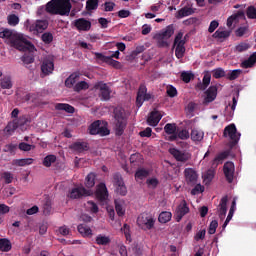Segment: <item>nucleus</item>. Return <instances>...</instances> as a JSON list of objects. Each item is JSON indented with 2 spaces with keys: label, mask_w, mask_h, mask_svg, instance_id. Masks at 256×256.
Returning <instances> with one entry per match:
<instances>
[{
  "label": "nucleus",
  "mask_w": 256,
  "mask_h": 256,
  "mask_svg": "<svg viewBox=\"0 0 256 256\" xmlns=\"http://www.w3.org/2000/svg\"><path fill=\"white\" fill-rule=\"evenodd\" d=\"M0 39H5V43L10 45V47H14L18 51H23L24 55L21 58V61L24 65H31V63H35V45L31 43V41L27 40L23 34L17 33L13 30L4 29L0 32Z\"/></svg>",
  "instance_id": "nucleus-1"
},
{
  "label": "nucleus",
  "mask_w": 256,
  "mask_h": 256,
  "mask_svg": "<svg viewBox=\"0 0 256 256\" xmlns=\"http://www.w3.org/2000/svg\"><path fill=\"white\" fill-rule=\"evenodd\" d=\"M73 5L71 0H51L46 4V13L50 15H61V17H68L71 13Z\"/></svg>",
  "instance_id": "nucleus-2"
},
{
  "label": "nucleus",
  "mask_w": 256,
  "mask_h": 256,
  "mask_svg": "<svg viewBox=\"0 0 256 256\" xmlns=\"http://www.w3.org/2000/svg\"><path fill=\"white\" fill-rule=\"evenodd\" d=\"M114 115V125H115V134L118 137H121L125 133L127 128V119H129V114L123 109V107L117 106L113 110Z\"/></svg>",
  "instance_id": "nucleus-3"
},
{
  "label": "nucleus",
  "mask_w": 256,
  "mask_h": 256,
  "mask_svg": "<svg viewBox=\"0 0 256 256\" xmlns=\"http://www.w3.org/2000/svg\"><path fill=\"white\" fill-rule=\"evenodd\" d=\"M175 33V26L173 24L168 25L161 32L154 35V40L156 41L157 47L160 49H165L169 47V39L173 37Z\"/></svg>",
  "instance_id": "nucleus-4"
},
{
  "label": "nucleus",
  "mask_w": 256,
  "mask_h": 256,
  "mask_svg": "<svg viewBox=\"0 0 256 256\" xmlns=\"http://www.w3.org/2000/svg\"><path fill=\"white\" fill-rule=\"evenodd\" d=\"M90 135H100V137H106L111 131L108 128L107 122L103 120H96L89 126Z\"/></svg>",
  "instance_id": "nucleus-5"
},
{
  "label": "nucleus",
  "mask_w": 256,
  "mask_h": 256,
  "mask_svg": "<svg viewBox=\"0 0 256 256\" xmlns=\"http://www.w3.org/2000/svg\"><path fill=\"white\" fill-rule=\"evenodd\" d=\"M223 137H229V147L233 149L239 143L241 139V133L237 131V126L235 124H230L224 128Z\"/></svg>",
  "instance_id": "nucleus-6"
},
{
  "label": "nucleus",
  "mask_w": 256,
  "mask_h": 256,
  "mask_svg": "<svg viewBox=\"0 0 256 256\" xmlns=\"http://www.w3.org/2000/svg\"><path fill=\"white\" fill-rule=\"evenodd\" d=\"M137 225L144 231H151L155 227V218L147 213H142L137 218Z\"/></svg>",
  "instance_id": "nucleus-7"
},
{
  "label": "nucleus",
  "mask_w": 256,
  "mask_h": 256,
  "mask_svg": "<svg viewBox=\"0 0 256 256\" xmlns=\"http://www.w3.org/2000/svg\"><path fill=\"white\" fill-rule=\"evenodd\" d=\"M173 47L175 49V56L177 59H183L185 55V39H183V32H178L174 39Z\"/></svg>",
  "instance_id": "nucleus-8"
},
{
  "label": "nucleus",
  "mask_w": 256,
  "mask_h": 256,
  "mask_svg": "<svg viewBox=\"0 0 256 256\" xmlns=\"http://www.w3.org/2000/svg\"><path fill=\"white\" fill-rule=\"evenodd\" d=\"M152 98L153 95L147 93V86L145 84H140L136 97L137 107H141L145 101H151Z\"/></svg>",
  "instance_id": "nucleus-9"
},
{
  "label": "nucleus",
  "mask_w": 256,
  "mask_h": 256,
  "mask_svg": "<svg viewBox=\"0 0 256 256\" xmlns=\"http://www.w3.org/2000/svg\"><path fill=\"white\" fill-rule=\"evenodd\" d=\"M41 71V77H47V75H51L55 71V60L53 57L48 56L44 58L41 64Z\"/></svg>",
  "instance_id": "nucleus-10"
},
{
  "label": "nucleus",
  "mask_w": 256,
  "mask_h": 256,
  "mask_svg": "<svg viewBox=\"0 0 256 256\" xmlns=\"http://www.w3.org/2000/svg\"><path fill=\"white\" fill-rule=\"evenodd\" d=\"M95 89L100 91L99 97L101 101H109L111 99V88L105 82H98L94 86Z\"/></svg>",
  "instance_id": "nucleus-11"
},
{
  "label": "nucleus",
  "mask_w": 256,
  "mask_h": 256,
  "mask_svg": "<svg viewBox=\"0 0 256 256\" xmlns=\"http://www.w3.org/2000/svg\"><path fill=\"white\" fill-rule=\"evenodd\" d=\"M169 153L180 163H187V161L191 159V154L185 151H181L177 148H170Z\"/></svg>",
  "instance_id": "nucleus-12"
},
{
  "label": "nucleus",
  "mask_w": 256,
  "mask_h": 256,
  "mask_svg": "<svg viewBox=\"0 0 256 256\" xmlns=\"http://www.w3.org/2000/svg\"><path fill=\"white\" fill-rule=\"evenodd\" d=\"M223 173L226 177V181H228V183H233V180L235 179V164L231 161L224 163Z\"/></svg>",
  "instance_id": "nucleus-13"
},
{
  "label": "nucleus",
  "mask_w": 256,
  "mask_h": 256,
  "mask_svg": "<svg viewBox=\"0 0 256 256\" xmlns=\"http://www.w3.org/2000/svg\"><path fill=\"white\" fill-rule=\"evenodd\" d=\"M189 213V206L187 205V201L182 200L180 205L177 206L176 211H175V220L177 223H180L181 219L185 217Z\"/></svg>",
  "instance_id": "nucleus-14"
},
{
  "label": "nucleus",
  "mask_w": 256,
  "mask_h": 256,
  "mask_svg": "<svg viewBox=\"0 0 256 256\" xmlns=\"http://www.w3.org/2000/svg\"><path fill=\"white\" fill-rule=\"evenodd\" d=\"M114 185L116 187V193L125 197L127 195V186H125V182L123 181V177L121 175H114Z\"/></svg>",
  "instance_id": "nucleus-15"
},
{
  "label": "nucleus",
  "mask_w": 256,
  "mask_h": 256,
  "mask_svg": "<svg viewBox=\"0 0 256 256\" xmlns=\"http://www.w3.org/2000/svg\"><path fill=\"white\" fill-rule=\"evenodd\" d=\"M47 27H49V21L36 20L32 24H30L29 31H31V33H34V34L35 33H43V31H45V29H47Z\"/></svg>",
  "instance_id": "nucleus-16"
},
{
  "label": "nucleus",
  "mask_w": 256,
  "mask_h": 256,
  "mask_svg": "<svg viewBox=\"0 0 256 256\" xmlns=\"http://www.w3.org/2000/svg\"><path fill=\"white\" fill-rule=\"evenodd\" d=\"M89 195H91V191L85 189V187H76L70 191L68 197L70 199H81V197H89Z\"/></svg>",
  "instance_id": "nucleus-17"
},
{
  "label": "nucleus",
  "mask_w": 256,
  "mask_h": 256,
  "mask_svg": "<svg viewBox=\"0 0 256 256\" xmlns=\"http://www.w3.org/2000/svg\"><path fill=\"white\" fill-rule=\"evenodd\" d=\"M184 175L187 185H197V171H195L193 168H186L184 170Z\"/></svg>",
  "instance_id": "nucleus-18"
},
{
  "label": "nucleus",
  "mask_w": 256,
  "mask_h": 256,
  "mask_svg": "<svg viewBox=\"0 0 256 256\" xmlns=\"http://www.w3.org/2000/svg\"><path fill=\"white\" fill-rule=\"evenodd\" d=\"M161 119H163V115H161V112L154 109L148 116L147 123L151 127H157V125H159V121H161Z\"/></svg>",
  "instance_id": "nucleus-19"
},
{
  "label": "nucleus",
  "mask_w": 256,
  "mask_h": 256,
  "mask_svg": "<svg viewBox=\"0 0 256 256\" xmlns=\"http://www.w3.org/2000/svg\"><path fill=\"white\" fill-rule=\"evenodd\" d=\"M74 27L78 31H90L91 29V21L85 19V18H79L74 21Z\"/></svg>",
  "instance_id": "nucleus-20"
},
{
  "label": "nucleus",
  "mask_w": 256,
  "mask_h": 256,
  "mask_svg": "<svg viewBox=\"0 0 256 256\" xmlns=\"http://www.w3.org/2000/svg\"><path fill=\"white\" fill-rule=\"evenodd\" d=\"M96 197L99 201H107V197H109V192L107 191V186L105 183H100L96 189Z\"/></svg>",
  "instance_id": "nucleus-21"
},
{
  "label": "nucleus",
  "mask_w": 256,
  "mask_h": 256,
  "mask_svg": "<svg viewBox=\"0 0 256 256\" xmlns=\"http://www.w3.org/2000/svg\"><path fill=\"white\" fill-rule=\"evenodd\" d=\"M227 201H229L227 196L221 198L220 203L218 205V216L221 221L225 219L227 215Z\"/></svg>",
  "instance_id": "nucleus-22"
},
{
  "label": "nucleus",
  "mask_w": 256,
  "mask_h": 256,
  "mask_svg": "<svg viewBox=\"0 0 256 256\" xmlns=\"http://www.w3.org/2000/svg\"><path fill=\"white\" fill-rule=\"evenodd\" d=\"M195 13V9L191 6H184L177 11L175 17L176 19H183V17H189Z\"/></svg>",
  "instance_id": "nucleus-23"
},
{
  "label": "nucleus",
  "mask_w": 256,
  "mask_h": 256,
  "mask_svg": "<svg viewBox=\"0 0 256 256\" xmlns=\"http://www.w3.org/2000/svg\"><path fill=\"white\" fill-rule=\"evenodd\" d=\"M229 157V151H224L219 153L213 160L211 163V167L214 169H217V167H219V165H221V163H223V161H225V159H227Z\"/></svg>",
  "instance_id": "nucleus-24"
},
{
  "label": "nucleus",
  "mask_w": 256,
  "mask_h": 256,
  "mask_svg": "<svg viewBox=\"0 0 256 256\" xmlns=\"http://www.w3.org/2000/svg\"><path fill=\"white\" fill-rule=\"evenodd\" d=\"M205 99L204 101L206 103H213L214 99H217V86H210L206 91H205Z\"/></svg>",
  "instance_id": "nucleus-25"
},
{
  "label": "nucleus",
  "mask_w": 256,
  "mask_h": 256,
  "mask_svg": "<svg viewBox=\"0 0 256 256\" xmlns=\"http://www.w3.org/2000/svg\"><path fill=\"white\" fill-rule=\"evenodd\" d=\"M70 149L76 153H83L89 150V145L86 142H74L70 145Z\"/></svg>",
  "instance_id": "nucleus-26"
},
{
  "label": "nucleus",
  "mask_w": 256,
  "mask_h": 256,
  "mask_svg": "<svg viewBox=\"0 0 256 256\" xmlns=\"http://www.w3.org/2000/svg\"><path fill=\"white\" fill-rule=\"evenodd\" d=\"M210 84H211V74L207 72L203 76L202 82H199L197 84V89H199L200 91H205V89H207V87H209Z\"/></svg>",
  "instance_id": "nucleus-27"
},
{
  "label": "nucleus",
  "mask_w": 256,
  "mask_h": 256,
  "mask_svg": "<svg viewBox=\"0 0 256 256\" xmlns=\"http://www.w3.org/2000/svg\"><path fill=\"white\" fill-rule=\"evenodd\" d=\"M11 249H13L11 240L8 238H0V251H2V253H9Z\"/></svg>",
  "instance_id": "nucleus-28"
},
{
  "label": "nucleus",
  "mask_w": 256,
  "mask_h": 256,
  "mask_svg": "<svg viewBox=\"0 0 256 256\" xmlns=\"http://www.w3.org/2000/svg\"><path fill=\"white\" fill-rule=\"evenodd\" d=\"M255 63H256V52L251 54L247 60H244L241 63V67L243 69H251V67H254Z\"/></svg>",
  "instance_id": "nucleus-29"
},
{
  "label": "nucleus",
  "mask_w": 256,
  "mask_h": 256,
  "mask_svg": "<svg viewBox=\"0 0 256 256\" xmlns=\"http://www.w3.org/2000/svg\"><path fill=\"white\" fill-rule=\"evenodd\" d=\"M239 17H245V12L239 10L237 13L231 15L227 19V27L231 28L233 27V23L237 22Z\"/></svg>",
  "instance_id": "nucleus-30"
},
{
  "label": "nucleus",
  "mask_w": 256,
  "mask_h": 256,
  "mask_svg": "<svg viewBox=\"0 0 256 256\" xmlns=\"http://www.w3.org/2000/svg\"><path fill=\"white\" fill-rule=\"evenodd\" d=\"M136 181H143V179H147L149 177V170L145 168H138L134 175Z\"/></svg>",
  "instance_id": "nucleus-31"
},
{
  "label": "nucleus",
  "mask_w": 256,
  "mask_h": 256,
  "mask_svg": "<svg viewBox=\"0 0 256 256\" xmlns=\"http://www.w3.org/2000/svg\"><path fill=\"white\" fill-rule=\"evenodd\" d=\"M229 107H231V111L225 113L227 121H231V119H233V115H235V109L237 107V98L235 96L232 98V104H229Z\"/></svg>",
  "instance_id": "nucleus-32"
},
{
  "label": "nucleus",
  "mask_w": 256,
  "mask_h": 256,
  "mask_svg": "<svg viewBox=\"0 0 256 256\" xmlns=\"http://www.w3.org/2000/svg\"><path fill=\"white\" fill-rule=\"evenodd\" d=\"M241 73H243V70L241 69L230 70L226 73V79H228V81H235V79L241 77Z\"/></svg>",
  "instance_id": "nucleus-33"
},
{
  "label": "nucleus",
  "mask_w": 256,
  "mask_h": 256,
  "mask_svg": "<svg viewBox=\"0 0 256 256\" xmlns=\"http://www.w3.org/2000/svg\"><path fill=\"white\" fill-rule=\"evenodd\" d=\"M57 111H66V113H75V108L69 104L58 103L55 105Z\"/></svg>",
  "instance_id": "nucleus-34"
},
{
  "label": "nucleus",
  "mask_w": 256,
  "mask_h": 256,
  "mask_svg": "<svg viewBox=\"0 0 256 256\" xmlns=\"http://www.w3.org/2000/svg\"><path fill=\"white\" fill-rule=\"evenodd\" d=\"M78 233L83 237H89V235H93V231L91 228L85 224L78 225Z\"/></svg>",
  "instance_id": "nucleus-35"
},
{
  "label": "nucleus",
  "mask_w": 256,
  "mask_h": 256,
  "mask_svg": "<svg viewBox=\"0 0 256 256\" xmlns=\"http://www.w3.org/2000/svg\"><path fill=\"white\" fill-rule=\"evenodd\" d=\"M21 123H19V120L15 119L13 122L8 123V125L5 127L4 131L8 135H11L17 129Z\"/></svg>",
  "instance_id": "nucleus-36"
},
{
  "label": "nucleus",
  "mask_w": 256,
  "mask_h": 256,
  "mask_svg": "<svg viewBox=\"0 0 256 256\" xmlns=\"http://www.w3.org/2000/svg\"><path fill=\"white\" fill-rule=\"evenodd\" d=\"M95 241H96L97 245L105 246V245H109V243H111V238L109 236L99 234L96 236Z\"/></svg>",
  "instance_id": "nucleus-37"
},
{
  "label": "nucleus",
  "mask_w": 256,
  "mask_h": 256,
  "mask_svg": "<svg viewBox=\"0 0 256 256\" xmlns=\"http://www.w3.org/2000/svg\"><path fill=\"white\" fill-rule=\"evenodd\" d=\"M79 79V74L73 73L71 74L66 80H65V86L68 87V89H71L75 83H77Z\"/></svg>",
  "instance_id": "nucleus-38"
},
{
  "label": "nucleus",
  "mask_w": 256,
  "mask_h": 256,
  "mask_svg": "<svg viewBox=\"0 0 256 256\" xmlns=\"http://www.w3.org/2000/svg\"><path fill=\"white\" fill-rule=\"evenodd\" d=\"M173 217V214L171 212H161L158 217L159 223H169L171 221V218Z\"/></svg>",
  "instance_id": "nucleus-39"
},
{
  "label": "nucleus",
  "mask_w": 256,
  "mask_h": 256,
  "mask_svg": "<svg viewBox=\"0 0 256 256\" xmlns=\"http://www.w3.org/2000/svg\"><path fill=\"white\" fill-rule=\"evenodd\" d=\"M0 87L2 89H11V87H13L11 76H6L0 80Z\"/></svg>",
  "instance_id": "nucleus-40"
},
{
  "label": "nucleus",
  "mask_w": 256,
  "mask_h": 256,
  "mask_svg": "<svg viewBox=\"0 0 256 256\" xmlns=\"http://www.w3.org/2000/svg\"><path fill=\"white\" fill-rule=\"evenodd\" d=\"M204 133L201 130L192 129L191 131V139L192 141H203Z\"/></svg>",
  "instance_id": "nucleus-41"
},
{
  "label": "nucleus",
  "mask_w": 256,
  "mask_h": 256,
  "mask_svg": "<svg viewBox=\"0 0 256 256\" xmlns=\"http://www.w3.org/2000/svg\"><path fill=\"white\" fill-rule=\"evenodd\" d=\"M95 173L91 172L86 176V182L85 185L87 189H91L92 187H95Z\"/></svg>",
  "instance_id": "nucleus-42"
},
{
  "label": "nucleus",
  "mask_w": 256,
  "mask_h": 256,
  "mask_svg": "<svg viewBox=\"0 0 256 256\" xmlns=\"http://www.w3.org/2000/svg\"><path fill=\"white\" fill-rule=\"evenodd\" d=\"M55 161H57V156L50 154L44 158L42 163H43L44 167H51V165H53V163H55Z\"/></svg>",
  "instance_id": "nucleus-43"
},
{
  "label": "nucleus",
  "mask_w": 256,
  "mask_h": 256,
  "mask_svg": "<svg viewBox=\"0 0 256 256\" xmlns=\"http://www.w3.org/2000/svg\"><path fill=\"white\" fill-rule=\"evenodd\" d=\"M231 36V32L230 31H227V30H223V31H220V30H217L214 34H213V37L215 39H227L228 37Z\"/></svg>",
  "instance_id": "nucleus-44"
},
{
  "label": "nucleus",
  "mask_w": 256,
  "mask_h": 256,
  "mask_svg": "<svg viewBox=\"0 0 256 256\" xmlns=\"http://www.w3.org/2000/svg\"><path fill=\"white\" fill-rule=\"evenodd\" d=\"M203 180H204V183L206 185H209V183H211V181H213V178L215 177V171L213 170H208L206 171L204 174H203Z\"/></svg>",
  "instance_id": "nucleus-45"
},
{
  "label": "nucleus",
  "mask_w": 256,
  "mask_h": 256,
  "mask_svg": "<svg viewBox=\"0 0 256 256\" xmlns=\"http://www.w3.org/2000/svg\"><path fill=\"white\" fill-rule=\"evenodd\" d=\"M227 72H225V70L223 68H216L212 71V77H214V79H221L223 77H226Z\"/></svg>",
  "instance_id": "nucleus-46"
},
{
  "label": "nucleus",
  "mask_w": 256,
  "mask_h": 256,
  "mask_svg": "<svg viewBox=\"0 0 256 256\" xmlns=\"http://www.w3.org/2000/svg\"><path fill=\"white\" fill-rule=\"evenodd\" d=\"M99 7V0H87L86 1V9L87 11H96Z\"/></svg>",
  "instance_id": "nucleus-47"
},
{
  "label": "nucleus",
  "mask_w": 256,
  "mask_h": 256,
  "mask_svg": "<svg viewBox=\"0 0 256 256\" xmlns=\"http://www.w3.org/2000/svg\"><path fill=\"white\" fill-rule=\"evenodd\" d=\"M87 89H89V84L85 81H80V82L76 83L74 86V91L76 93H79L80 91H85Z\"/></svg>",
  "instance_id": "nucleus-48"
},
{
  "label": "nucleus",
  "mask_w": 256,
  "mask_h": 256,
  "mask_svg": "<svg viewBox=\"0 0 256 256\" xmlns=\"http://www.w3.org/2000/svg\"><path fill=\"white\" fill-rule=\"evenodd\" d=\"M180 79H182L184 83H191V79H195V75L191 72L183 71L180 75Z\"/></svg>",
  "instance_id": "nucleus-49"
},
{
  "label": "nucleus",
  "mask_w": 256,
  "mask_h": 256,
  "mask_svg": "<svg viewBox=\"0 0 256 256\" xmlns=\"http://www.w3.org/2000/svg\"><path fill=\"white\" fill-rule=\"evenodd\" d=\"M32 163H33L32 158L14 160V165H17L18 167H25V165H31Z\"/></svg>",
  "instance_id": "nucleus-50"
},
{
  "label": "nucleus",
  "mask_w": 256,
  "mask_h": 256,
  "mask_svg": "<svg viewBox=\"0 0 256 256\" xmlns=\"http://www.w3.org/2000/svg\"><path fill=\"white\" fill-rule=\"evenodd\" d=\"M41 40L43 41V43H45V45H51V43H53V33L51 32L43 33L41 36Z\"/></svg>",
  "instance_id": "nucleus-51"
},
{
  "label": "nucleus",
  "mask_w": 256,
  "mask_h": 256,
  "mask_svg": "<svg viewBox=\"0 0 256 256\" xmlns=\"http://www.w3.org/2000/svg\"><path fill=\"white\" fill-rule=\"evenodd\" d=\"M164 131H165V133H167V135H173L177 131V125L168 123L165 125Z\"/></svg>",
  "instance_id": "nucleus-52"
},
{
  "label": "nucleus",
  "mask_w": 256,
  "mask_h": 256,
  "mask_svg": "<svg viewBox=\"0 0 256 256\" xmlns=\"http://www.w3.org/2000/svg\"><path fill=\"white\" fill-rule=\"evenodd\" d=\"M8 25H11V27H15L19 25V16L15 14H11L7 17Z\"/></svg>",
  "instance_id": "nucleus-53"
},
{
  "label": "nucleus",
  "mask_w": 256,
  "mask_h": 256,
  "mask_svg": "<svg viewBox=\"0 0 256 256\" xmlns=\"http://www.w3.org/2000/svg\"><path fill=\"white\" fill-rule=\"evenodd\" d=\"M217 227H219V222L217 220H212L208 229L209 235H215Z\"/></svg>",
  "instance_id": "nucleus-54"
},
{
  "label": "nucleus",
  "mask_w": 256,
  "mask_h": 256,
  "mask_svg": "<svg viewBox=\"0 0 256 256\" xmlns=\"http://www.w3.org/2000/svg\"><path fill=\"white\" fill-rule=\"evenodd\" d=\"M250 47L251 45L249 43L242 42L235 47V50L238 53H243V51H247L248 49H250Z\"/></svg>",
  "instance_id": "nucleus-55"
},
{
  "label": "nucleus",
  "mask_w": 256,
  "mask_h": 256,
  "mask_svg": "<svg viewBox=\"0 0 256 256\" xmlns=\"http://www.w3.org/2000/svg\"><path fill=\"white\" fill-rule=\"evenodd\" d=\"M115 209L118 217H123L125 215V209H123V205H121V202L115 200Z\"/></svg>",
  "instance_id": "nucleus-56"
},
{
  "label": "nucleus",
  "mask_w": 256,
  "mask_h": 256,
  "mask_svg": "<svg viewBox=\"0 0 256 256\" xmlns=\"http://www.w3.org/2000/svg\"><path fill=\"white\" fill-rule=\"evenodd\" d=\"M248 19H256V8L255 6H249L246 10Z\"/></svg>",
  "instance_id": "nucleus-57"
},
{
  "label": "nucleus",
  "mask_w": 256,
  "mask_h": 256,
  "mask_svg": "<svg viewBox=\"0 0 256 256\" xmlns=\"http://www.w3.org/2000/svg\"><path fill=\"white\" fill-rule=\"evenodd\" d=\"M51 211H52L51 201H50V200H47V201L43 204V214H44V215H51Z\"/></svg>",
  "instance_id": "nucleus-58"
},
{
  "label": "nucleus",
  "mask_w": 256,
  "mask_h": 256,
  "mask_svg": "<svg viewBox=\"0 0 256 256\" xmlns=\"http://www.w3.org/2000/svg\"><path fill=\"white\" fill-rule=\"evenodd\" d=\"M18 148L20 149V151H31L32 149H35V146L27 144L25 142H21Z\"/></svg>",
  "instance_id": "nucleus-59"
},
{
  "label": "nucleus",
  "mask_w": 256,
  "mask_h": 256,
  "mask_svg": "<svg viewBox=\"0 0 256 256\" xmlns=\"http://www.w3.org/2000/svg\"><path fill=\"white\" fill-rule=\"evenodd\" d=\"M102 7H104V11L111 12L113 9H115V3L112 1H107L104 4H102Z\"/></svg>",
  "instance_id": "nucleus-60"
},
{
  "label": "nucleus",
  "mask_w": 256,
  "mask_h": 256,
  "mask_svg": "<svg viewBox=\"0 0 256 256\" xmlns=\"http://www.w3.org/2000/svg\"><path fill=\"white\" fill-rule=\"evenodd\" d=\"M94 55L95 59H97V61H101L102 63H107V61L109 60V56H105L103 55V53L94 52Z\"/></svg>",
  "instance_id": "nucleus-61"
},
{
  "label": "nucleus",
  "mask_w": 256,
  "mask_h": 256,
  "mask_svg": "<svg viewBox=\"0 0 256 256\" xmlns=\"http://www.w3.org/2000/svg\"><path fill=\"white\" fill-rule=\"evenodd\" d=\"M203 191H205V188L201 184H196L191 190V195H199V193H203Z\"/></svg>",
  "instance_id": "nucleus-62"
},
{
  "label": "nucleus",
  "mask_w": 256,
  "mask_h": 256,
  "mask_svg": "<svg viewBox=\"0 0 256 256\" xmlns=\"http://www.w3.org/2000/svg\"><path fill=\"white\" fill-rule=\"evenodd\" d=\"M207 234V231L205 229H202L200 231H198L195 236L194 239L196 241H203V239H205V235Z\"/></svg>",
  "instance_id": "nucleus-63"
},
{
  "label": "nucleus",
  "mask_w": 256,
  "mask_h": 256,
  "mask_svg": "<svg viewBox=\"0 0 256 256\" xmlns=\"http://www.w3.org/2000/svg\"><path fill=\"white\" fill-rule=\"evenodd\" d=\"M167 95L168 97H171V98L177 97V88H175V86L173 85L168 86Z\"/></svg>",
  "instance_id": "nucleus-64"
}]
</instances>
